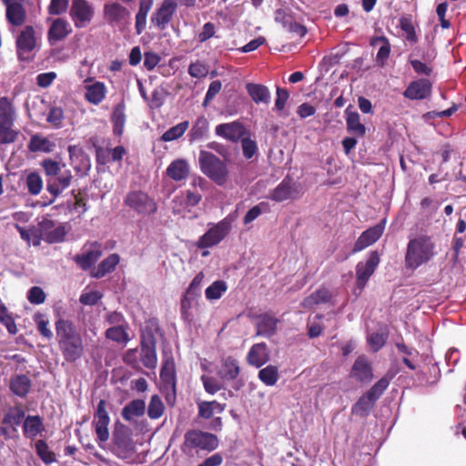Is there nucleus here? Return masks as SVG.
Masks as SVG:
<instances>
[{
	"label": "nucleus",
	"instance_id": "f257e3e1",
	"mask_svg": "<svg viewBox=\"0 0 466 466\" xmlns=\"http://www.w3.org/2000/svg\"><path fill=\"white\" fill-rule=\"evenodd\" d=\"M439 254L436 239L428 234H417L409 238L405 253V267L416 270L431 262Z\"/></svg>",
	"mask_w": 466,
	"mask_h": 466
},
{
	"label": "nucleus",
	"instance_id": "f03ea898",
	"mask_svg": "<svg viewBox=\"0 0 466 466\" xmlns=\"http://www.w3.org/2000/svg\"><path fill=\"white\" fill-rule=\"evenodd\" d=\"M56 333L59 349L68 362H75L84 353V345L81 335L75 325L64 319L56 322Z\"/></svg>",
	"mask_w": 466,
	"mask_h": 466
},
{
	"label": "nucleus",
	"instance_id": "7ed1b4c3",
	"mask_svg": "<svg viewBox=\"0 0 466 466\" xmlns=\"http://www.w3.org/2000/svg\"><path fill=\"white\" fill-rule=\"evenodd\" d=\"M201 172L218 186H223L228 178L226 162L213 153L201 150L198 157Z\"/></svg>",
	"mask_w": 466,
	"mask_h": 466
},
{
	"label": "nucleus",
	"instance_id": "20e7f679",
	"mask_svg": "<svg viewBox=\"0 0 466 466\" xmlns=\"http://www.w3.org/2000/svg\"><path fill=\"white\" fill-rule=\"evenodd\" d=\"M16 111L12 101L3 96L0 98V145L14 143L19 135L15 128Z\"/></svg>",
	"mask_w": 466,
	"mask_h": 466
},
{
	"label": "nucleus",
	"instance_id": "39448f33",
	"mask_svg": "<svg viewBox=\"0 0 466 466\" xmlns=\"http://www.w3.org/2000/svg\"><path fill=\"white\" fill-rule=\"evenodd\" d=\"M230 228L231 223L228 218H224L216 224H209L208 231L198 238L196 246L201 249L217 246L226 238Z\"/></svg>",
	"mask_w": 466,
	"mask_h": 466
},
{
	"label": "nucleus",
	"instance_id": "423d86ee",
	"mask_svg": "<svg viewBox=\"0 0 466 466\" xmlns=\"http://www.w3.org/2000/svg\"><path fill=\"white\" fill-rule=\"evenodd\" d=\"M124 202L129 208L143 216L154 214L157 209L155 199L141 190L129 192Z\"/></svg>",
	"mask_w": 466,
	"mask_h": 466
},
{
	"label": "nucleus",
	"instance_id": "0eeeda50",
	"mask_svg": "<svg viewBox=\"0 0 466 466\" xmlns=\"http://www.w3.org/2000/svg\"><path fill=\"white\" fill-rule=\"evenodd\" d=\"M94 7L86 0H72L69 15L76 28L87 26L94 16Z\"/></svg>",
	"mask_w": 466,
	"mask_h": 466
},
{
	"label": "nucleus",
	"instance_id": "6e6552de",
	"mask_svg": "<svg viewBox=\"0 0 466 466\" xmlns=\"http://www.w3.org/2000/svg\"><path fill=\"white\" fill-rule=\"evenodd\" d=\"M185 445L191 449L199 448L211 451L217 449L218 440L214 434L193 430L185 434Z\"/></svg>",
	"mask_w": 466,
	"mask_h": 466
},
{
	"label": "nucleus",
	"instance_id": "1a4fd4ad",
	"mask_svg": "<svg viewBox=\"0 0 466 466\" xmlns=\"http://www.w3.org/2000/svg\"><path fill=\"white\" fill-rule=\"evenodd\" d=\"M84 97L91 105L98 106L106 98L107 88L105 83L87 77L84 81Z\"/></svg>",
	"mask_w": 466,
	"mask_h": 466
},
{
	"label": "nucleus",
	"instance_id": "9d476101",
	"mask_svg": "<svg viewBox=\"0 0 466 466\" xmlns=\"http://www.w3.org/2000/svg\"><path fill=\"white\" fill-rule=\"evenodd\" d=\"M380 263V256L377 251H372L369 254L367 259L365 261H360L357 264L356 267V276H357V286L360 289H363L370 278V276L374 273L376 268Z\"/></svg>",
	"mask_w": 466,
	"mask_h": 466
},
{
	"label": "nucleus",
	"instance_id": "9b49d317",
	"mask_svg": "<svg viewBox=\"0 0 466 466\" xmlns=\"http://www.w3.org/2000/svg\"><path fill=\"white\" fill-rule=\"evenodd\" d=\"M106 406V403L104 400H101L98 402L93 420L97 439L101 442L106 441L109 438L108 424L110 422V418Z\"/></svg>",
	"mask_w": 466,
	"mask_h": 466
},
{
	"label": "nucleus",
	"instance_id": "f8f14e48",
	"mask_svg": "<svg viewBox=\"0 0 466 466\" xmlns=\"http://www.w3.org/2000/svg\"><path fill=\"white\" fill-rule=\"evenodd\" d=\"M177 4L176 0H164L160 7L151 16V23L160 30H164L172 20Z\"/></svg>",
	"mask_w": 466,
	"mask_h": 466
},
{
	"label": "nucleus",
	"instance_id": "ddd939ff",
	"mask_svg": "<svg viewBox=\"0 0 466 466\" xmlns=\"http://www.w3.org/2000/svg\"><path fill=\"white\" fill-rule=\"evenodd\" d=\"M386 219H383L379 224L362 232L354 244L353 252H360L374 244L383 234Z\"/></svg>",
	"mask_w": 466,
	"mask_h": 466
},
{
	"label": "nucleus",
	"instance_id": "4468645a",
	"mask_svg": "<svg viewBox=\"0 0 466 466\" xmlns=\"http://www.w3.org/2000/svg\"><path fill=\"white\" fill-rule=\"evenodd\" d=\"M40 33L37 34L35 29L31 26H25L16 38V46L18 56L33 51L36 47L37 39Z\"/></svg>",
	"mask_w": 466,
	"mask_h": 466
},
{
	"label": "nucleus",
	"instance_id": "2eb2a0df",
	"mask_svg": "<svg viewBox=\"0 0 466 466\" xmlns=\"http://www.w3.org/2000/svg\"><path fill=\"white\" fill-rule=\"evenodd\" d=\"M299 195L298 186L290 178H285L282 182L270 192L269 198L282 202L289 199L297 198Z\"/></svg>",
	"mask_w": 466,
	"mask_h": 466
},
{
	"label": "nucleus",
	"instance_id": "dca6fc26",
	"mask_svg": "<svg viewBox=\"0 0 466 466\" xmlns=\"http://www.w3.org/2000/svg\"><path fill=\"white\" fill-rule=\"evenodd\" d=\"M101 246L96 243H91L86 246L83 253L75 257V261L83 269L90 268L101 257Z\"/></svg>",
	"mask_w": 466,
	"mask_h": 466
},
{
	"label": "nucleus",
	"instance_id": "f3484780",
	"mask_svg": "<svg viewBox=\"0 0 466 466\" xmlns=\"http://www.w3.org/2000/svg\"><path fill=\"white\" fill-rule=\"evenodd\" d=\"M431 93V83L428 79L412 81L403 93L406 98L410 100H422L430 96Z\"/></svg>",
	"mask_w": 466,
	"mask_h": 466
},
{
	"label": "nucleus",
	"instance_id": "a211bd4d",
	"mask_svg": "<svg viewBox=\"0 0 466 466\" xmlns=\"http://www.w3.org/2000/svg\"><path fill=\"white\" fill-rule=\"evenodd\" d=\"M216 135L227 140L238 141L245 133L244 127L237 121L220 124L216 127Z\"/></svg>",
	"mask_w": 466,
	"mask_h": 466
},
{
	"label": "nucleus",
	"instance_id": "6ab92c4d",
	"mask_svg": "<svg viewBox=\"0 0 466 466\" xmlns=\"http://www.w3.org/2000/svg\"><path fill=\"white\" fill-rule=\"evenodd\" d=\"M6 6V18L15 25H21L25 20V11L23 7L24 0H2Z\"/></svg>",
	"mask_w": 466,
	"mask_h": 466
},
{
	"label": "nucleus",
	"instance_id": "aec40b11",
	"mask_svg": "<svg viewBox=\"0 0 466 466\" xmlns=\"http://www.w3.org/2000/svg\"><path fill=\"white\" fill-rule=\"evenodd\" d=\"M104 12L107 21L117 25L127 24L130 17L129 11L117 3L106 4Z\"/></svg>",
	"mask_w": 466,
	"mask_h": 466
},
{
	"label": "nucleus",
	"instance_id": "412c9836",
	"mask_svg": "<svg viewBox=\"0 0 466 466\" xmlns=\"http://www.w3.org/2000/svg\"><path fill=\"white\" fill-rule=\"evenodd\" d=\"M71 180V171L67 169L63 170L48 181L47 191L56 198L70 186Z\"/></svg>",
	"mask_w": 466,
	"mask_h": 466
},
{
	"label": "nucleus",
	"instance_id": "4be33fe9",
	"mask_svg": "<svg viewBox=\"0 0 466 466\" xmlns=\"http://www.w3.org/2000/svg\"><path fill=\"white\" fill-rule=\"evenodd\" d=\"M350 376L362 383L370 382L372 380V370L365 357L360 356L355 360Z\"/></svg>",
	"mask_w": 466,
	"mask_h": 466
},
{
	"label": "nucleus",
	"instance_id": "5701e85b",
	"mask_svg": "<svg viewBox=\"0 0 466 466\" xmlns=\"http://www.w3.org/2000/svg\"><path fill=\"white\" fill-rule=\"evenodd\" d=\"M71 33L69 23L62 18H56L52 21L48 30V40L50 44H55L63 40Z\"/></svg>",
	"mask_w": 466,
	"mask_h": 466
},
{
	"label": "nucleus",
	"instance_id": "b1692460",
	"mask_svg": "<svg viewBox=\"0 0 466 466\" xmlns=\"http://www.w3.org/2000/svg\"><path fill=\"white\" fill-rule=\"evenodd\" d=\"M56 147V142L53 137L43 136L41 134H35L31 136L28 149L31 152L50 153Z\"/></svg>",
	"mask_w": 466,
	"mask_h": 466
},
{
	"label": "nucleus",
	"instance_id": "393cba45",
	"mask_svg": "<svg viewBox=\"0 0 466 466\" xmlns=\"http://www.w3.org/2000/svg\"><path fill=\"white\" fill-rule=\"evenodd\" d=\"M141 361L148 369H155L157 363L156 345L153 338H143L141 343Z\"/></svg>",
	"mask_w": 466,
	"mask_h": 466
},
{
	"label": "nucleus",
	"instance_id": "a878e982",
	"mask_svg": "<svg viewBox=\"0 0 466 466\" xmlns=\"http://www.w3.org/2000/svg\"><path fill=\"white\" fill-rule=\"evenodd\" d=\"M248 362L256 367L259 368L263 366L268 360V352L266 343L254 344L247 356Z\"/></svg>",
	"mask_w": 466,
	"mask_h": 466
},
{
	"label": "nucleus",
	"instance_id": "bb28decb",
	"mask_svg": "<svg viewBox=\"0 0 466 466\" xmlns=\"http://www.w3.org/2000/svg\"><path fill=\"white\" fill-rule=\"evenodd\" d=\"M167 175L175 181L186 179L189 175L187 161L182 158L172 161L167 168Z\"/></svg>",
	"mask_w": 466,
	"mask_h": 466
},
{
	"label": "nucleus",
	"instance_id": "cd10ccee",
	"mask_svg": "<svg viewBox=\"0 0 466 466\" xmlns=\"http://www.w3.org/2000/svg\"><path fill=\"white\" fill-rule=\"evenodd\" d=\"M120 262L119 255L114 253L103 259L96 268L91 271V276L96 279L103 278L106 274L115 270L117 264Z\"/></svg>",
	"mask_w": 466,
	"mask_h": 466
},
{
	"label": "nucleus",
	"instance_id": "c85d7f7f",
	"mask_svg": "<svg viewBox=\"0 0 466 466\" xmlns=\"http://www.w3.org/2000/svg\"><path fill=\"white\" fill-rule=\"evenodd\" d=\"M9 388L13 394L24 398L31 389V380L24 374L15 375L10 379Z\"/></svg>",
	"mask_w": 466,
	"mask_h": 466
},
{
	"label": "nucleus",
	"instance_id": "c756f323",
	"mask_svg": "<svg viewBox=\"0 0 466 466\" xmlns=\"http://www.w3.org/2000/svg\"><path fill=\"white\" fill-rule=\"evenodd\" d=\"M44 431L42 419L37 416L28 415L24 420L23 433L27 439H35Z\"/></svg>",
	"mask_w": 466,
	"mask_h": 466
},
{
	"label": "nucleus",
	"instance_id": "7c9ffc66",
	"mask_svg": "<svg viewBox=\"0 0 466 466\" xmlns=\"http://www.w3.org/2000/svg\"><path fill=\"white\" fill-rule=\"evenodd\" d=\"M239 371L240 369L237 360L228 357L222 360V364L218 374L223 380H233L238 376Z\"/></svg>",
	"mask_w": 466,
	"mask_h": 466
},
{
	"label": "nucleus",
	"instance_id": "2f4dec72",
	"mask_svg": "<svg viewBox=\"0 0 466 466\" xmlns=\"http://www.w3.org/2000/svg\"><path fill=\"white\" fill-rule=\"evenodd\" d=\"M278 319L268 314L258 317L257 322V335L269 338L275 334Z\"/></svg>",
	"mask_w": 466,
	"mask_h": 466
},
{
	"label": "nucleus",
	"instance_id": "473e14b6",
	"mask_svg": "<svg viewBox=\"0 0 466 466\" xmlns=\"http://www.w3.org/2000/svg\"><path fill=\"white\" fill-rule=\"evenodd\" d=\"M246 89L251 99L256 103L268 104L270 101V92L266 86L260 84L248 83Z\"/></svg>",
	"mask_w": 466,
	"mask_h": 466
},
{
	"label": "nucleus",
	"instance_id": "72a5a7b5",
	"mask_svg": "<svg viewBox=\"0 0 466 466\" xmlns=\"http://www.w3.org/2000/svg\"><path fill=\"white\" fill-rule=\"evenodd\" d=\"M146 411V402L143 400H134L127 403L122 410V418L127 421H132L135 418L141 417Z\"/></svg>",
	"mask_w": 466,
	"mask_h": 466
},
{
	"label": "nucleus",
	"instance_id": "f704fd0d",
	"mask_svg": "<svg viewBox=\"0 0 466 466\" xmlns=\"http://www.w3.org/2000/svg\"><path fill=\"white\" fill-rule=\"evenodd\" d=\"M345 114L347 130L357 137H364L366 134V127L360 122V114L357 112L350 111L349 108L346 109Z\"/></svg>",
	"mask_w": 466,
	"mask_h": 466
},
{
	"label": "nucleus",
	"instance_id": "c9c22d12",
	"mask_svg": "<svg viewBox=\"0 0 466 466\" xmlns=\"http://www.w3.org/2000/svg\"><path fill=\"white\" fill-rule=\"evenodd\" d=\"M128 328V323L120 326L110 327L106 330V339L118 344L127 345V342L131 339L127 332Z\"/></svg>",
	"mask_w": 466,
	"mask_h": 466
},
{
	"label": "nucleus",
	"instance_id": "e433bc0d",
	"mask_svg": "<svg viewBox=\"0 0 466 466\" xmlns=\"http://www.w3.org/2000/svg\"><path fill=\"white\" fill-rule=\"evenodd\" d=\"M332 298L331 292L327 288H320L314 293L307 297L302 301V306L306 309H311L316 305L329 302Z\"/></svg>",
	"mask_w": 466,
	"mask_h": 466
},
{
	"label": "nucleus",
	"instance_id": "4c0bfd02",
	"mask_svg": "<svg viewBox=\"0 0 466 466\" xmlns=\"http://www.w3.org/2000/svg\"><path fill=\"white\" fill-rule=\"evenodd\" d=\"M226 404H221L216 400L198 401V416L204 419H209L214 413H221L225 410Z\"/></svg>",
	"mask_w": 466,
	"mask_h": 466
},
{
	"label": "nucleus",
	"instance_id": "58836bf2",
	"mask_svg": "<svg viewBox=\"0 0 466 466\" xmlns=\"http://www.w3.org/2000/svg\"><path fill=\"white\" fill-rule=\"evenodd\" d=\"M375 402L376 400L366 392L353 406L352 412L360 416H365L373 408Z\"/></svg>",
	"mask_w": 466,
	"mask_h": 466
},
{
	"label": "nucleus",
	"instance_id": "ea45409f",
	"mask_svg": "<svg viewBox=\"0 0 466 466\" xmlns=\"http://www.w3.org/2000/svg\"><path fill=\"white\" fill-rule=\"evenodd\" d=\"M25 186L28 193L32 196H37L43 189V179L39 173L35 171L29 172L25 176Z\"/></svg>",
	"mask_w": 466,
	"mask_h": 466
},
{
	"label": "nucleus",
	"instance_id": "a19ab883",
	"mask_svg": "<svg viewBox=\"0 0 466 466\" xmlns=\"http://www.w3.org/2000/svg\"><path fill=\"white\" fill-rule=\"evenodd\" d=\"M258 377L266 386H274L279 378V369L274 365H268L258 371Z\"/></svg>",
	"mask_w": 466,
	"mask_h": 466
},
{
	"label": "nucleus",
	"instance_id": "79ce46f5",
	"mask_svg": "<svg viewBox=\"0 0 466 466\" xmlns=\"http://www.w3.org/2000/svg\"><path fill=\"white\" fill-rule=\"evenodd\" d=\"M114 441L116 449V454L119 458H127V453L134 451V444L128 436L115 435Z\"/></svg>",
	"mask_w": 466,
	"mask_h": 466
},
{
	"label": "nucleus",
	"instance_id": "37998d69",
	"mask_svg": "<svg viewBox=\"0 0 466 466\" xmlns=\"http://www.w3.org/2000/svg\"><path fill=\"white\" fill-rule=\"evenodd\" d=\"M370 45L380 46L376 60L381 65H384L390 53V45L389 41L384 36H377L371 40Z\"/></svg>",
	"mask_w": 466,
	"mask_h": 466
},
{
	"label": "nucleus",
	"instance_id": "c03bdc74",
	"mask_svg": "<svg viewBox=\"0 0 466 466\" xmlns=\"http://www.w3.org/2000/svg\"><path fill=\"white\" fill-rule=\"evenodd\" d=\"M189 127L188 121H183L167 129L161 137L164 142H170L181 137Z\"/></svg>",
	"mask_w": 466,
	"mask_h": 466
},
{
	"label": "nucleus",
	"instance_id": "a18cd8bd",
	"mask_svg": "<svg viewBox=\"0 0 466 466\" xmlns=\"http://www.w3.org/2000/svg\"><path fill=\"white\" fill-rule=\"evenodd\" d=\"M196 296L189 295L187 293L181 299L180 303V311L182 319L187 322L191 323L194 319V315L192 312V309L196 300Z\"/></svg>",
	"mask_w": 466,
	"mask_h": 466
},
{
	"label": "nucleus",
	"instance_id": "49530a36",
	"mask_svg": "<svg viewBox=\"0 0 466 466\" xmlns=\"http://www.w3.org/2000/svg\"><path fill=\"white\" fill-rule=\"evenodd\" d=\"M35 447L36 454L44 463L51 464L56 461V454L49 449L47 443L45 441H37Z\"/></svg>",
	"mask_w": 466,
	"mask_h": 466
},
{
	"label": "nucleus",
	"instance_id": "de8ad7c7",
	"mask_svg": "<svg viewBox=\"0 0 466 466\" xmlns=\"http://www.w3.org/2000/svg\"><path fill=\"white\" fill-rule=\"evenodd\" d=\"M208 121L204 116H201L199 117H198V119L196 120V122L194 123V125L190 130V133H189L190 139L191 140L200 139L208 134Z\"/></svg>",
	"mask_w": 466,
	"mask_h": 466
},
{
	"label": "nucleus",
	"instance_id": "09e8293b",
	"mask_svg": "<svg viewBox=\"0 0 466 466\" xmlns=\"http://www.w3.org/2000/svg\"><path fill=\"white\" fill-rule=\"evenodd\" d=\"M228 285L223 280H217L208 286L205 290V295L208 300L219 299L227 291Z\"/></svg>",
	"mask_w": 466,
	"mask_h": 466
},
{
	"label": "nucleus",
	"instance_id": "8fccbe9b",
	"mask_svg": "<svg viewBox=\"0 0 466 466\" xmlns=\"http://www.w3.org/2000/svg\"><path fill=\"white\" fill-rule=\"evenodd\" d=\"M151 8V2L141 1L139 10L136 15L137 33L141 34L146 28L147 13Z\"/></svg>",
	"mask_w": 466,
	"mask_h": 466
},
{
	"label": "nucleus",
	"instance_id": "3c124183",
	"mask_svg": "<svg viewBox=\"0 0 466 466\" xmlns=\"http://www.w3.org/2000/svg\"><path fill=\"white\" fill-rule=\"evenodd\" d=\"M387 338H388L387 331L385 329H380L378 332L370 333L368 336L367 340H368V344H369L370 350H373L374 352H376L384 346V344L387 340Z\"/></svg>",
	"mask_w": 466,
	"mask_h": 466
},
{
	"label": "nucleus",
	"instance_id": "603ef678",
	"mask_svg": "<svg viewBox=\"0 0 466 466\" xmlns=\"http://www.w3.org/2000/svg\"><path fill=\"white\" fill-rule=\"evenodd\" d=\"M34 321L36 325L38 332L47 339H51L54 336L52 330L49 329V320L46 317L37 312L34 315Z\"/></svg>",
	"mask_w": 466,
	"mask_h": 466
},
{
	"label": "nucleus",
	"instance_id": "864d4df0",
	"mask_svg": "<svg viewBox=\"0 0 466 466\" xmlns=\"http://www.w3.org/2000/svg\"><path fill=\"white\" fill-rule=\"evenodd\" d=\"M65 119L64 110L59 106H53L49 109L46 121L55 128H61Z\"/></svg>",
	"mask_w": 466,
	"mask_h": 466
},
{
	"label": "nucleus",
	"instance_id": "5fc2aeb1",
	"mask_svg": "<svg viewBox=\"0 0 466 466\" xmlns=\"http://www.w3.org/2000/svg\"><path fill=\"white\" fill-rule=\"evenodd\" d=\"M164 409L161 399L157 395H154L151 397L148 405L147 415L150 419L157 420L162 416Z\"/></svg>",
	"mask_w": 466,
	"mask_h": 466
},
{
	"label": "nucleus",
	"instance_id": "6e6d98bb",
	"mask_svg": "<svg viewBox=\"0 0 466 466\" xmlns=\"http://www.w3.org/2000/svg\"><path fill=\"white\" fill-rule=\"evenodd\" d=\"M25 419V411L19 408L10 410L4 417L3 423L15 427Z\"/></svg>",
	"mask_w": 466,
	"mask_h": 466
},
{
	"label": "nucleus",
	"instance_id": "4d7b16f0",
	"mask_svg": "<svg viewBox=\"0 0 466 466\" xmlns=\"http://www.w3.org/2000/svg\"><path fill=\"white\" fill-rule=\"evenodd\" d=\"M200 200L201 195L199 193L187 190L186 192H182L179 196H177L174 201L184 202L185 206L188 208L195 207L199 203Z\"/></svg>",
	"mask_w": 466,
	"mask_h": 466
},
{
	"label": "nucleus",
	"instance_id": "13d9d810",
	"mask_svg": "<svg viewBox=\"0 0 466 466\" xmlns=\"http://www.w3.org/2000/svg\"><path fill=\"white\" fill-rule=\"evenodd\" d=\"M66 233V227L63 225H59L56 227L54 229L46 232L45 238L48 243H59L64 240Z\"/></svg>",
	"mask_w": 466,
	"mask_h": 466
},
{
	"label": "nucleus",
	"instance_id": "bf43d9fd",
	"mask_svg": "<svg viewBox=\"0 0 466 466\" xmlns=\"http://www.w3.org/2000/svg\"><path fill=\"white\" fill-rule=\"evenodd\" d=\"M101 298L102 293L98 290H86L81 294L79 301L83 305L93 306L96 304Z\"/></svg>",
	"mask_w": 466,
	"mask_h": 466
},
{
	"label": "nucleus",
	"instance_id": "052dcab7",
	"mask_svg": "<svg viewBox=\"0 0 466 466\" xmlns=\"http://www.w3.org/2000/svg\"><path fill=\"white\" fill-rule=\"evenodd\" d=\"M27 299L35 305L42 304L46 300V293L40 287H32L27 292Z\"/></svg>",
	"mask_w": 466,
	"mask_h": 466
},
{
	"label": "nucleus",
	"instance_id": "680f3d73",
	"mask_svg": "<svg viewBox=\"0 0 466 466\" xmlns=\"http://www.w3.org/2000/svg\"><path fill=\"white\" fill-rule=\"evenodd\" d=\"M201 380L203 382L205 390L211 395H214L222 388L220 383L213 377L202 375Z\"/></svg>",
	"mask_w": 466,
	"mask_h": 466
},
{
	"label": "nucleus",
	"instance_id": "e2e57ef3",
	"mask_svg": "<svg viewBox=\"0 0 466 466\" xmlns=\"http://www.w3.org/2000/svg\"><path fill=\"white\" fill-rule=\"evenodd\" d=\"M208 69L202 62H196L190 64L188 67V74L195 78H202L208 75Z\"/></svg>",
	"mask_w": 466,
	"mask_h": 466
},
{
	"label": "nucleus",
	"instance_id": "0e129e2a",
	"mask_svg": "<svg viewBox=\"0 0 466 466\" xmlns=\"http://www.w3.org/2000/svg\"><path fill=\"white\" fill-rule=\"evenodd\" d=\"M389 384V380L382 378L371 387L368 393L377 400L388 388Z\"/></svg>",
	"mask_w": 466,
	"mask_h": 466
},
{
	"label": "nucleus",
	"instance_id": "69168bd1",
	"mask_svg": "<svg viewBox=\"0 0 466 466\" xmlns=\"http://www.w3.org/2000/svg\"><path fill=\"white\" fill-rule=\"evenodd\" d=\"M241 147H242L243 155L248 159L253 157L254 155L258 151V147H257L256 142L248 137L242 139Z\"/></svg>",
	"mask_w": 466,
	"mask_h": 466
},
{
	"label": "nucleus",
	"instance_id": "338daca9",
	"mask_svg": "<svg viewBox=\"0 0 466 466\" xmlns=\"http://www.w3.org/2000/svg\"><path fill=\"white\" fill-rule=\"evenodd\" d=\"M104 319H105V322L107 323L108 325H111V327H113V326H120V325H124V324L127 323L126 321L125 317L123 316V314L121 312H118V311L107 312L105 315Z\"/></svg>",
	"mask_w": 466,
	"mask_h": 466
},
{
	"label": "nucleus",
	"instance_id": "774afa93",
	"mask_svg": "<svg viewBox=\"0 0 466 466\" xmlns=\"http://www.w3.org/2000/svg\"><path fill=\"white\" fill-rule=\"evenodd\" d=\"M114 133L121 135L125 124V115L120 108H116L113 112Z\"/></svg>",
	"mask_w": 466,
	"mask_h": 466
}]
</instances>
